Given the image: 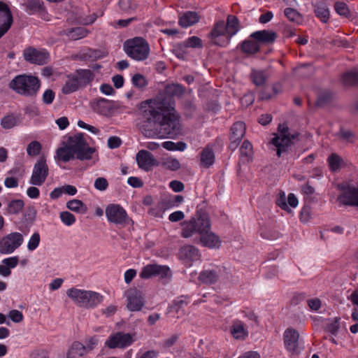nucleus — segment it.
I'll list each match as a JSON object with an SVG mask.
<instances>
[{
  "instance_id": "aec40b11",
  "label": "nucleus",
  "mask_w": 358,
  "mask_h": 358,
  "mask_svg": "<svg viewBox=\"0 0 358 358\" xmlns=\"http://www.w3.org/2000/svg\"><path fill=\"white\" fill-rule=\"evenodd\" d=\"M13 22V15L8 6L0 1V38L8 32Z\"/></svg>"
},
{
  "instance_id": "a211bd4d",
  "label": "nucleus",
  "mask_w": 358,
  "mask_h": 358,
  "mask_svg": "<svg viewBox=\"0 0 358 358\" xmlns=\"http://www.w3.org/2000/svg\"><path fill=\"white\" fill-rule=\"evenodd\" d=\"M284 343L286 350L292 354H299V334L293 329L288 328L285 330L283 335Z\"/></svg>"
},
{
  "instance_id": "774afa93",
  "label": "nucleus",
  "mask_w": 358,
  "mask_h": 358,
  "mask_svg": "<svg viewBox=\"0 0 358 358\" xmlns=\"http://www.w3.org/2000/svg\"><path fill=\"white\" fill-rule=\"evenodd\" d=\"M339 329V323L335 320L327 326V331L333 335H336Z\"/></svg>"
},
{
  "instance_id": "ea45409f",
  "label": "nucleus",
  "mask_w": 358,
  "mask_h": 358,
  "mask_svg": "<svg viewBox=\"0 0 358 358\" xmlns=\"http://www.w3.org/2000/svg\"><path fill=\"white\" fill-rule=\"evenodd\" d=\"M315 14L324 23L327 22L329 19V10L324 3H319L315 6Z\"/></svg>"
},
{
  "instance_id": "0e129e2a",
  "label": "nucleus",
  "mask_w": 358,
  "mask_h": 358,
  "mask_svg": "<svg viewBox=\"0 0 358 358\" xmlns=\"http://www.w3.org/2000/svg\"><path fill=\"white\" fill-rule=\"evenodd\" d=\"M55 96V92L52 90L48 89L44 92L43 94V101L45 104H50L54 101Z\"/></svg>"
},
{
  "instance_id": "5701e85b",
  "label": "nucleus",
  "mask_w": 358,
  "mask_h": 358,
  "mask_svg": "<svg viewBox=\"0 0 358 358\" xmlns=\"http://www.w3.org/2000/svg\"><path fill=\"white\" fill-rule=\"evenodd\" d=\"M223 271L224 268L220 267L213 269H205L200 273L199 280L205 284L215 283L222 275Z\"/></svg>"
},
{
  "instance_id": "bf43d9fd",
  "label": "nucleus",
  "mask_w": 358,
  "mask_h": 358,
  "mask_svg": "<svg viewBox=\"0 0 358 358\" xmlns=\"http://www.w3.org/2000/svg\"><path fill=\"white\" fill-rule=\"evenodd\" d=\"M2 263L5 264L9 269L15 268L19 263V257L17 256L10 257L2 260Z\"/></svg>"
},
{
  "instance_id": "37998d69",
  "label": "nucleus",
  "mask_w": 358,
  "mask_h": 358,
  "mask_svg": "<svg viewBox=\"0 0 358 358\" xmlns=\"http://www.w3.org/2000/svg\"><path fill=\"white\" fill-rule=\"evenodd\" d=\"M88 34L87 30L84 27H76L66 30V34L73 40H78L85 37Z\"/></svg>"
},
{
  "instance_id": "6e6552de",
  "label": "nucleus",
  "mask_w": 358,
  "mask_h": 358,
  "mask_svg": "<svg viewBox=\"0 0 358 358\" xmlns=\"http://www.w3.org/2000/svg\"><path fill=\"white\" fill-rule=\"evenodd\" d=\"M23 235L19 232H12L0 239V253L9 255L13 253L23 243Z\"/></svg>"
},
{
  "instance_id": "338daca9",
  "label": "nucleus",
  "mask_w": 358,
  "mask_h": 358,
  "mask_svg": "<svg viewBox=\"0 0 358 358\" xmlns=\"http://www.w3.org/2000/svg\"><path fill=\"white\" fill-rule=\"evenodd\" d=\"M121 139L117 136L110 137L108 140V146L111 148H117L121 145Z\"/></svg>"
},
{
  "instance_id": "f704fd0d",
  "label": "nucleus",
  "mask_w": 358,
  "mask_h": 358,
  "mask_svg": "<svg viewBox=\"0 0 358 358\" xmlns=\"http://www.w3.org/2000/svg\"><path fill=\"white\" fill-rule=\"evenodd\" d=\"M226 26L227 27L228 36L230 40L240 29L239 21L235 15H228Z\"/></svg>"
},
{
  "instance_id": "473e14b6",
  "label": "nucleus",
  "mask_w": 358,
  "mask_h": 358,
  "mask_svg": "<svg viewBox=\"0 0 358 358\" xmlns=\"http://www.w3.org/2000/svg\"><path fill=\"white\" fill-rule=\"evenodd\" d=\"M241 161L243 163H248L250 161L253 155L252 145L250 141L245 140L240 148Z\"/></svg>"
},
{
  "instance_id": "4d7b16f0",
  "label": "nucleus",
  "mask_w": 358,
  "mask_h": 358,
  "mask_svg": "<svg viewBox=\"0 0 358 358\" xmlns=\"http://www.w3.org/2000/svg\"><path fill=\"white\" fill-rule=\"evenodd\" d=\"M202 41L197 36L189 37L185 43L184 48H201Z\"/></svg>"
},
{
  "instance_id": "3c124183",
  "label": "nucleus",
  "mask_w": 358,
  "mask_h": 358,
  "mask_svg": "<svg viewBox=\"0 0 358 358\" xmlns=\"http://www.w3.org/2000/svg\"><path fill=\"white\" fill-rule=\"evenodd\" d=\"M41 144L37 141H31L27 147V155L31 157L39 155L41 150Z\"/></svg>"
},
{
  "instance_id": "b1692460",
  "label": "nucleus",
  "mask_w": 358,
  "mask_h": 358,
  "mask_svg": "<svg viewBox=\"0 0 358 358\" xmlns=\"http://www.w3.org/2000/svg\"><path fill=\"white\" fill-rule=\"evenodd\" d=\"M230 333L236 340H245L248 336V331L246 324L238 320L233 321L230 327Z\"/></svg>"
},
{
  "instance_id": "7ed1b4c3",
  "label": "nucleus",
  "mask_w": 358,
  "mask_h": 358,
  "mask_svg": "<svg viewBox=\"0 0 358 358\" xmlns=\"http://www.w3.org/2000/svg\"><path fill=\"white\" fill-rule=\"evenodd\" d=\"M41 86L39 79L34 76L21 74L16 76L8 84V87L17 94L26 96H35Z\"/></svg>"
},
{
  "instance_id": "c9c22d12",
  "label": "nucleus",
  "mask_w": 358,
  "mask_h": 358,
  "mask_svg": "<svg viewBox=\"0 0 358 358\" xmlns=\"http://www.w3.org/2000/svg\"><path fill=\"white\" fill-rule=\"evenodd\" d=\"M327 163L331 172L339 171L344 164L343 159L336 153H331L327 158Z\"/></svg>"
},
{
  "instance_id": "2eb2a0df",
  "label": "nucleus",
  "mask_w": 358,
  "mask_h": 358,
  "mask_svg": "<svg viewBox=\"0 0 358 358\" xmlns=\"http://www.w3.org/2000/svg\"><path fill=\"white\" fill-rule=\"evenodd\" d=\"M343 192L337 198L339 205L358 207V186L348 185L341 188Z\"/></svg>"
},
{
  "instance_id": "052dcab7",
  "label": "nucleus",
  "mask_w": 358,
  "mask_h": 358,
  "mask_svg": "<svg viewBox=\"0 0 358 358\" xmlns=\"http://www.w3.org/2000/svg\"><path fill=\"white\" fill-rule=\"evenodd\" d=\"M108 187V182L105 178H97L94 181V187L99 191H104Z\"/></svg>"
},
{
  "instance_id": "79ce46f5",
  "label": "nucleus",
  "mask_w": 358,
  "mask_h": 358,
  "mask_svg": "<svg viewBox=\"0 0 358 358\" xmlns=\"http://www.w3.org/2000/svg\"><path fill=\"white\" fill-rule=\"evenodd\" d=\"M24 201L21 199L11 200L6 208V213L8 215L18 214L24 208Z\"/></svg>"
},
{
  "instance_id": "20e7f679",
  "label": "nucleus",
  "mask_w": 358,
  "mask_h": 358,
  "mask_svg": "<svg viewBox=\"0 0 358 358\" xmlns=\"http://www.w3.org/2000/svg\"><path fill=\"white\" fill-rule=\"evenodd\" d=\"M278 134H273L274 137L270 141L274 147V150L278 157L287 154L293 145L294 140L297 135L290 134L289 127L280 124L278 127Z\"/></svg>"
},
{
  "instance_id": "c756f323",
  "label": "nucleus",
  "mask_w": 358,
  "mask_h": 358,
  "mask_svg": "<svg viewBox=\"0 0 358 358\" xmlns=\"http://www.w3.org/2000/svg\"><path fill=\"white\" fill-rule=\"evenodd\" d=\"M241 50L247 55H254L260 50L258 45L252 40V37H249L239 44Z\"/></svg>"
},
{
  "instance_id": "cd10ccee",
  "label": "nucleus",
  "mask_w": 358,
  "mask_h": 358,
  "mask_svg": "<svg viewBox=\"0 0 358 358\" xmlns=\"http://www.w3.org/2000/svg\"><path fill=\"white\" fill-rule=\"evenodd\" d=\"M86 354V348L80 342H73L70 347L67 358H85Z\"/></svg>"
},
{
  "instance_id": "09e8293b",
  "label": "nucleus",
  "mask_w": 358,
  "mask_h": 358,
  "mask_svg": "<svg viewBox=\"0 0 358 358\" xmlns=\"http://www.w3.org/2000/svg\"><path fill=\"white\" fill-rule=\"evenodd\" d=\"M334 8L336 12L341 16H343L347 18H350L351 13L348 5L342 1H337L334 4Z\"/></svg>"
},
{
  "instance_id": "e433bc0d",
  "label": "nucleus",
  "mask_w": 358,
  "mask_h": 358,
  "mask_svg": "<svg viewBox=\"0 0 358 358\" xmlns=\"http://www.w3.org/2000/svg\"><path fill=\"white\" fill-rule=\"evenodd\" d=\"M215 161V155L211 148L206 147L201 153V165L208 168L211 166Z\"/></svg>"
},
{
  "instance_id": "864d4df0",
  "label": "nucleus",
  "mask_w": 358,
  "mask_h": 358,
  "mask_svg": "<svg viewBox=\"0 0 358 358\" xmlns=\"http://www.w3.org/2000/svg\"><path fill=\"white\" fill-rule=\"evenodd\" d=\"M41 241V236L38 232L34 233L30 237L28 243H27V249L29 251H34L36 250Z\"/></svg>"
},
{
  "instance_id": "a18cd8bd",
  "label": "nucleus",
  "mask_w": 358,
  "mask_h": 358,
  "mask_svg": "<svg viewBox=\"0 0 358 358\" xmlns=\"http://www.w3.org/2000/svg\"><path fill=\"white\" fill-rule=\"evenodd\" d=\"M17 124V119L14 114H8L1 120V125L5 129H10Z\"/></svg>"
},
{
  "instance_id": "a19ab883",
  "label": "nucleus",
  "mask_w": 358,
  "mask_h": 358,
  "mask_svg": "<svg viewBox=\"0 0 358 358\" xmlns=\"http://www.w3.org/2000/svg\"><path fill=\"white\" fill-rule=\"evenodd\" d=\"M253 83L259 87L264 86L267 81L268 74L266 71L254 70L251 74Z\"/></svg>"
},
{
  "instance_id": "4be33fe9",
  "label": "nucleus",
  "mask_w": 358,
  "mask_h": 358,
  "mask_svg": "<svg viewBox=\"0 0 358 358\" xmlns=\"http://www.w3.org/2000/svg\"><path fill=\"white\" fill-rule=\"evenodd\" d=\"M207 216V215L203 214L200 215L197 218H192L188 222H185L182 224L181 236L183 238H189L195 233L199 234V229L202 227L200 224H199V222L201 220H206Z\"/></svg>"
},
{
  "instance_id": "423d86ee",
  "label": "nucleus",
  "mask_w": 358,
  "mask_h": 358,
  "mask_svg": "<svg viewBox=\"0 0 358 358\" xmlns=\"http://www.w3.org/2000/svg\"><path fill=\"white\" fill-rule=\"evenodd\" d=\"M80 160L90 159L94 149L89 147L82 133L69 136L66 142Z\"/></svg>"
},
{
  "instance_id": "0eeeda50",
  "label": "nucleus",
  "mask_w": 358,
  "mask_h": 358,
  "mask_svg": "<svg viewBox=\"0 0 358 358\" xmlns=\"http://www.w3.org/2000/svg\"><path fill=\"white\" fill-rule=\"evenodd\" d=\"M202 227L199 229L200 243L202 245L209 248H218L220 246V238L210 231V224L208 216L206 220L199 221V224Z\"/></svg>"
},
{
  "instance_id": "ddd939ff",
  "label": "nucleus",
  "mask_w": 358,
  "mask_h": 358,
  "mask_svg": "<svg viewBox=\"0 0 358 358\" xmlns=\"http://www.w3.org/2000/svg\"><path fill=\"white\" fill-rule=\"evenodd\" d=\"M24 59L33 64L43 65L50 60L49 52L45 49H36L33 47H29L24 49L23 52Z\"/></svg>"
},
{
  "instance_id": "e2e57ef3",
  "label": "nucleus",
  "mask_w": 358,
  "mask_h": 358,
  "mask_svg": "<svg viewBox=\"0 0 358 358\" xmlns=\"http://www.w3.org/2000/svg\"><path fill=\"white\" fill-rule=\"evenodd\" d=\"M8 317L14 322L18 323L23 320L22 313L17 310H12L8 313Z\"/></svg>"
},
{
  "instance_id": "69168bd1",
  "label": "nucleus",
  "mask_w": 358,
  "mask_h": 358,
  "mask_svg": "<svg viewBox=\"0 0 358 358\" xmlns=\"http://www.w3.org/2000/svg\"><path fill=\"white\" fill-rule=\"evenodd\" d=\"M306 298V293H295L290 300L292 305L296 306Z\"/></svg>"
},
{
  "instance_id": "72a5a7b5",
  "label": "nucleus",
  "mask_w": 358,
  "mask_h": 358,
  "mask_svg": "<svg viewBox=\"0 0 358 358\" xmlns=\"http://www.w3.org/2000/svg\"><path fill=\"white\" fill-rule=\"evenodd\" d=\"M334 98V94L329 90H321L317 96L316 106L318 107H324L329 104Z\"/></svg>"
},
{
  "instance_id": "de8ad7c7",
  "label": "nucleus",
  "mask_w": 358,
  "mask_h": 358,
  "mask_svg": "<svg viewBox=\"0 0 358 358\" xmlns=\"http://www.w3.org/2000/svg\"><path fill=\"white\" fill-rule=\"evenodd\" d=\"M284 13L285 15L291 22L300 24L303 20L301 15L294 8H287Z\"/></svg>"
},
{
  "instance_id": "c03bdc74",
  "label": "nucleus",
  "mask_w": 358,
  "mask_h": 358,
  "mask_svg": "<svg viewBox=\"0 0 358 358\" xmlns=\"http://www.w3.org/2000/svg\"><path fill=\"white\" fill-rule=\"evenodd\" d=\"M118 6L122 12L131 13L137 8V3L132 0H120Z\"/></svg>"
},
{
  "instance_id": "c85d7f7f",
  "label": "nucleus",
  "mask_w": 358,
  "mask_h": 358,
  "mask_svg": "<svg viewBox=\"0 0 358 358\" xmlns=\"http://www.w3.org/2000/svg\"><path fill=\"white\" fill-rule=\"evenodd\" d=\"M199 20V15L196 12L187 11L179 19V24L182 27H188L194 25Z\"/></svg>"
},
{
  "instance_id": "39448f33",
  "label": "nucleus",
  "mask_w": 358,
  "mask_h": 358,
  "mask_svg": "<svg viewBox=\"0 0 358 358\" xmlns=\"http://www.w3.org/2000/svg\"><path fill=\"white\" fill-rule=\"evenodd\" d=\"M124 50L129 57L136 61L145 60L150 54V45L141 37L127 40L124 43Z\"/></svg>"
},
{
  "instance_id": "603ef678",
  "label": "nucleus",
  "mask_w": 358,
  "mask_h": 358,
  "mask_svg": "<svg viewBox=\"0 0 358 358\" xmlns=\"http://www.w3.org/2000/svg\"><path fill=\"white\" fill-rule=\"evenodd\" d=\"M132 84L139 89H142L147 86L148 80L145 77L140 73L134 74L131 78Z\"/></svg>"
},
{
  "instance_id": "1a4fd4ad",
  "label": "nucleus",
  "mask_w": 358,
  "mask_h": 358,
  "mask_svg": "<svg viewBox=\"0 0 358 358\" xmlns=\"http://www.w3.org/2000/svg\"><path fill=\"white\" fill-rule=\"evenodd\" d=\"M49 174V168L45 156H41L34 165L32 174L29 183L36 185H42L47 179Z\"/></svg>"
},
{
  "instance_id": "4c0bfd02",
  "label": "nucleus",
  "mask_w": 358,
  "mask_h": 358,
  "mask_svg": "<svg viewBox=\"0 0 358 358\" xmlns=\"http://www.w3.org/2000/svg\"><path fill=\"white\" fill-rule=\"evenodd\" d=\"M23 6L26 11L31 15L37 12H45L43 3L39 0H27Z\"/></svg>"
},
{
  "instance_id": "8fccbe9b",
  "label": "nucleus",
  "mask_w": 358,
  "mask_h": 358,
  "mask_svg": "<svg viewBox=\"0 0 358 358\" xmlns=\"http://www.w3.org/2000/svg\"><path fill=\"white\" fill-rule=\"evenodd\" d=\"M162 147L167 150H180L183 151L186 148V144L183 142L176 143L172 141H165L162 143Z\"/></svg>"
},
{
  "instance_id": "bb28decb",
  "label": "nucleus",
  "mask_w": 358,
  "mask_h": 358,
  "mask_svg": "<svg viewBox=\"0 0 358 358\" xmlns=\"http://www.w3.org/2000/svg\"><path fill=\"white\" fill-rule=\"evenodd\" d=\"M341 81L345 86H355L358 85V67L345 72L341 76Z\"/></svg>"
},
{
  "instance_id": "9d476101",
  "label": "nucleus",
  "mask_w": 358,
  "mask_h": 358,
  "mask_svg": "<svg viewBox=\"0 0 358 358\" xmlns=\"http://www.w3.org/2000/svg\"><path fill=\"white\" fill-rule=\"evenodd\" d=\"M106 215L108 222L115 224L125 226L129 222L126 210L119 204L111 203L107 206Z\"/></svg>"
},
{
  "instance_id": "412c9836",
  "label": "nucleus",
  "mask_w": 358,
  "mask_h": 358,
  "mask_svg": "<svg viewBox=\"0 0 358 358\" xmlns=\"http://www.w3.org/2000/svg\"><path fill=\"white\" fill-rule=\"evenodd\" d=\"M245 124L243 122H236L233 124L229 137V147L231 150H234L238 147L245 135Z\"/></svg>"
},
{
  "instance_id": "393cba45",
  "label": "nucleus",
  "mask_w": 358,
  "mask_h": 358,
  "mask_svg": "<svg viewBox=\"0 0 358 358\" xmlns=\"http://www.w3.org/2000/svg\"><path fill=\"white\" fill-rule=\"evenodd\" d=\"M179 257L186 263L196 261L200 258L199 250L193 245H185L180 248Z\"/></svg>"
},
{
  "instance_id": "dca6fc26",
  "label": "nucleus",
  "mask_w": 358,
  "mask_h": 358,
  "mask_svg": "<svg viewBox=\"0 0 358 358\" xmlns=\"http://www.w3.org/2000/svg\"><path fill=\"white\" fill-rule=\"evenodd\" d=\"M134 339L130 334L117 332L111 334L105 342V345L110 349L124 348L132 344Z\"/></svg>"
},
{
  "instance_id": "f8f14e48",
  "label": "nucleus",
  "mask_w": 358,
  "mask_h": 358,
  "mask_svg": "<svg viewBox=\"0 0 358 358\" xmlns=\"http://www.w3.org/2000/svg\"><path fill=\"white\" fill-rule=\"evenodd\" d=\"M92 107L94 111L104 116H111L115 111L125 108L118 101L103 98H101L94 102Z\"/></svg>"
},
{
  "instance_id": "6e6d98bb",
  "label": "nucleus",
  "mask_w": 358,
  "mask_h": 358,
  "mask_svg": "<svg viewBox=\"0 0 358 358\" xmlns=\"http://www.w3.org/2000/svg\"><path fill=\"white\" fill-rule=\"evenodd\" d=\"M59 217L62 222L66 226H71L76 222L75 216L68 211L62 212Z\"/></svg>"
},
{
  "instance_id": "13d9d810",
  "label": "nucleus",
  "mask_w": 358,
  "mask_h": 358,
  "mask_svg": "<svg viewBox=\"0 0 358 358\" xmlns=\"http://www.w3.org/2000/svg\"><path fill=\"white\" fill-rule=\"evenodd\" d=\"M164 166L171 170V171H177L180 168V164L179 161L176 158H168L164 162Z\"/></svg>"
},
{
  "instance_id": "49530a36",
  "label": "nucleus",
  "mask_w": 358,
  "mask_h": 358,
  "mask_svg": "<svg viewBox=\"0 0 358 358\" xmlns=\"http://www.w3.org/2000/svg\"><path fill=\"white\" fill-rule=\"evenodd\" d=\"M66 207L74 212L84 213L87 210L85 204L78 199H73L66 203Z\"/></svg>"
},
{
  "instance_id": "58836bf2",
  "label": "nucleus",
  "mask_w": 358,
  "mask_h": 358,
  "mask_svg": "<svg viewBox=\"0 0 358 358\" xmlns=\"http://www.w3.org/2000/svg\"><path fill=\"white\" fill-rule=\"evenodd\" d=\"M250 36L260 49L262 45L268 43V31L267 30L257 31L252 33Z\"/></svg>"
},
{
  "instance_id": "7c9ffc66",
  "label": "nucleus",
  "mask_w": 358,
  "mask_h": 358,
  "mask_svg": "<svg viewBox=\"0 0 358 358\" xmlns=\"http://www.w3.org/2000/svg\"><path fill=\"white\" fill-rule=\"evenodd\" d=\"M76 154L66 143L65 145L57 150L56 157L58 160L67 162L74 159Z\"/></svg>"
},
{
  "instance_id": "2f4dec72",
  "label": "nucleus",
  "mask_w": 358,
  "mask_h": 358,
  "mask_svg": "<svg viewBox=\"0 0 358 358\" xmlns=\"http://www.w3.org/2000/svg\"><path fill=\"white\" fill-rule=\"evenodd\" d=\"M80 85L73 74L69 75L62 87V92L65 94L73 93L80 88Z\"/></svg>"
},
{
  "instance_id": "680f3d73",
  "label": "nucleus",
  "mask_w": 358,
  "mask_h": 358,
  "mask_svg": "<svg viewBox=\"0 0 358 358\" xmlns=\"http://www.w3.org/2000/svg\"><path fill=\"white\" fill-rule=\"evenodd\" d=\"M168 313H174L177 315H173V317L179 318L185 315V310L182 308H180V306H178L176 303L174 302L173 304H172L168 310Z\"/></svg>"
},
{
  "instance_id": "6ab92c4d",
  "label": "nucleus",
  "mask_w": 358,
  "mask_h": 358,
  "mask_svg": "<svg viewBox=\"0 0 358 358\" xmlns=\"http://www.w3.org/2000/svg\"><path fill=\"white\" fill-rule=\"evenodd\" d=\"M136 159L138 167L145 171H150L153 166L159 164L154 155L145 150H141L136 154Z\"/></svg>"
},
{
  "instance_id": "5fc2aeb1",
  "label": "nucleus",
  "mask_w": 358,
  "mask_h": 358,
  "mask_svg": "<svg viewBox=\"0 0 358 358\" xmlns=\"http://www.w3.org/2000/svg\"><path fill=\"white\" fill-rule=\"evenodd\" d=\"M275 203L278 206H279L281 209L287 211V213H291L292 212V210L288 207L285 194L284 192L281 191L279 193V196L277 198Z\"/></svg>"
},
{
  "instance_id": "f03ea898",
  "label": "nucleus",
  "mask_w": 358,
  "mask_h": 358,
  "mask_svg": "<svg viewBox=\"0 0 358 358\" xmlns=\"http://www.w3.org/2000/svg\"><path fill=\"white\" fill-rule=\"evenodd\" d=\"M66 294L76 306L86 309L94 308L103 301V296L98 292L76 287L69 289Z\"/></svg>"
},
{
  "instance_id": "a878e982",
  "label": "nucleus",
  "mask_w": 358,
  "mask_h": 358,
  "mask_svg": "<svg viewBox=\"0 0 358 358\" xmlns=\"http://www.w3.org/2000/svg\"><path fill=\"white\" fill-rule=\"evenodd\" d=\"M80 87L86 86L94 78V75L90 69H78L73 73Z\"/></svg>"
},
{
  "instance_id": "9b49d317",
  "label": "nucleus",
  "mask_w": 358,
  "mask_h": 358,
  "mask_svg": "<svg viewBox=\"0 0 358 358\" xmlns=\"http://www.w3.org/2000/svg\"><path fill=\"white\" fill-rule=\"evenodd\" d=\"M172 273L169 266L158 264H148L145 266L140 273L139 276L143 279H148L152 277L161 278H170Z\"/></svg>"
},
{
  "instance_id": "f3484780",
  "label": "nucleus",
  "mask_w": 358,
  "mask_h": 358,
  "mask_svg": "<svg viewBox=\"0 0 358 358\" xmlns=\"http://www.w3.org/2000/svg\"><path fill=\"white\" fill-rule=\"evenodd\" d=\"M212 41L220 46H226L229 43L227 27L226 23L221 20L217 22L210 32Z\"/></svg>"
},
{
  "instance_id": "f257e3e1",
  "label": "nucleus",
  "mask_w": 358,
  "mask_h": 358,
  "mask_svg": "<svg viewBox=\"0 0 358 358\" xmlns=\"http://www.w3.org/2000/svg\"><path fill=\"white\" fill-rule=\"evenodd\" d=\"M185 92V87L182 85L169 84L163 93L141 103L143 119L141 130L145 136L154 138L161 134L162 137L174 138L180 133L173 98L180 97Z\"/></svg>"
},
{
  "instance_id": "4468645a",
  "label": "nucleus",
  "mask_w": 358,
  "mask_h": 358,
  "mask_svg": "<svg viewBox=\"0 0 358 358\" xmlns=\"http://www.w3.org/2000/svg\"><path fill=\"white\" fill-rule=\"evenodd\" d=\"M127 308L132 312L140 311L145 305V298L143 292L136 288H130L126 293Z\"/></svg>"
}]
</instances>
